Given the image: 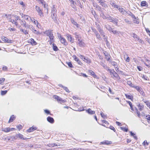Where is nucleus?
Wrapping results in <instances>:
<instances>
[{
  "instance_id": "f257e3e1",
  "label": "nucleus",
  "mask_w": 150,
  "mask_h": 150,
  "mask_svg": "<svg viewBox=\"0 0 150 150\" xmlns=\"http://www.w3.org/2000/svg\"><path fill=\"white\" fill-rule=\"evenodd\" d=\"M52 30H47L44 32V34H46L47 36L49 37L50 39V41H49L50 45H51L52 43L54 42V38L53 35L52 33Z\"/></svg>"
},
{
  "instance_id": "f03ea898",
  "label": "nucleus",
  "mask_w": 150,
  "mask_h": 150,
  "mask_svg": "<svg viewBox=\"0 0 150 150\" xmlns=\"http://www.w3.org/2000/svg\"><path fill=\"white\" fill-rule=\"evenodd\" d=\"M35 9L37 11L38 13V14L41 16H43L44 14L42 11L40 9V8L36 6H35Z\"/></svg>"
},
{
  "instance_id": "7ed1b4c3",
  "label": "nucleus",
  "mask_w": 150,
  "mask_h": 150,
  "mask_svg": "<svg viewBox=\"0 0 150 150\" xmlns=\"http://www.w3.org/2000/svg\"><path fill=\"white\" fill-rule=\"evenodd\" d=\"M96 24L97 25V29L100 33V35H103V37H105V35H104V32L103 30L101 29L99 25H97V23H96Z\"/></svg>"
},
{
  "instance_id": "20e7f679",
  "label": "nucleus",
  "mask_w": 150,
  "mask_h": 150,
  "mask_svg": "<svg viewBox=\"0 0 150 150\" xmlns=\"http://www.w3.org/2000/svg\"><path fill=\"white\" fill-rule=\"evenodd\" d=\"M133 87H134V88H136L137 90V91L140 93L141 94L143 95V94L144 93V92H143V91L142 89V88H140V87H139L138 86H133Z\"/></svg>"
},
{
  "instance_id": "39448f33",
  "label": "nucleus",
  "mask_w": 150,
  "mask_h": 150,
  "mask_svg": "<svg viewBox=\"0 0 150 150\" xmlns=\"http://www.w3.org/2000/svg\"><path fill=\"white\" fill-rule=\"evenodd\" d=\"M103 53L105 56V59L108 61L110 62V61L111 60H110V58L111 57L110 55L106 52H104Z\"/></svg>"
},
{
  "instance_id": "423d86ee",
  "label": "nucleus",
  "mask_w": 150,
  "mask_h": 150,
  "mask_svg": "<svg viewBox=\"0 0 150 150\" xmlns=\"http://www.w3.org/2000/svg\"><path fill=\"white\" fill-rule=\"evenodd\" d=\"M58 37L59 39L60 40V41L62 43L64 44V45L67 44V42L64 38L62 37L60 35V36H59Z\"/></svg>"
},
{
  "instance_id": "0eeeda50",
  "label": "nucleus",
  "mask_w": 150,
  "mask_h": 150,
  "mask_svg": "<svg viewBox=\"0 0 150 150\" xmlns=\"http://www.w3.org/2000/svg\"><path fill=\"white\" fill-rule=\"evenodd\" d=\"M67 36L68 40L71 42H73L74 41V38H72L71 36L69 34H67Z\"/></svg>"
},
{
  "instance_id": "6e6552de",
  "label": "nucleus",
  "mask_w": 150,
  "mask_h": 150,
  "mask_svg": "<svg viewBox=\"0 0 150 150\" xmlns=\"http://www.w3.org/2000/svg\"><path fill=\"white\" fill-rule=\"evenodd\" d=\"M78 40L79 41L78 42L79 45L80 47H83L85 46V44L83 41L80 40L79 39Z\"/></svg>"
},
{
  "instance_id": "1a4fd4ad",
  "label": "nucleus",
  "mask_w": 150,
  "mask_h": 150,
  "mask_svg": "<svg viewBox=\"0 0 150 150\" xmlns=\"http://www.w3.org/2000/svg\"><path fill=\"white\" fill-rule=\"evenodd\" d=\"M37 129L36 127H30L27 130V132H30L33 131L35 130L36 129Z\"/></svg>"
},
{
  "instance_id": "9d476101",
  "label": "nucleus",
  "mask_w": 150,
  "mask_h": 150,
  "mask_svg": "<svg viewBox=\"0 0 150 150\" xmlns=\"http://www.w3.org/2000/svg\"><path fill=\"white\" fill-rule=\"evenodd\" d=\"M130 35L131 36L133 37L134 38L135 41H136L137 40H139V37H138L136 34L133 33H131L130 34Z\"/></svg>"
},
{
  "instance_id": "9b49d317",
  "label": "nucleus",
  "mask_w": 150,
  "mask_h": 150,
  "mask_svg": "<svg viewBox=\"0 0 150 150\" xmlns=\"http://www.w3.org/2000/svg\"><path fill=\"white\" fill-rule=\"evenodd\" d=\"M47 121L51 123H53L54 122L53 118L50 117H48L47 118Z\"/></svg>"
},
{
  "instance_id": "f8f14e48",
  "label": "nucleus",
  "mask_w": 150,
  "mask_h": 150,
  "mask_svg": "<svg viewBox=\"0 0 150 150\" xmlns=\"http://www.w3.org/2000/svg\"><path fill=\"white\" fill-rule=\"evenodd\" d=\"M144 64L147 66L149 68H150V61L146 59V61L144 62Z\"/></svg>"
},
{
  "instance_id": "ddd939ff",
  "label": "nucleus",
  "mask_w": 150,
  "mask_h": 150,
  "mask_svg": "<svg viewBox=\"0 0 150 150\" xmlns=\"http://www.w3.org/2000/svg\"><path fill=\"white\" fill-rule=\"evenodd\" d=\"M30 28L31 29V30L33 31V32L34 33L38 35L40 34V33L39 32L35 30L33 26H31Z\"/></svg>"
},
{
  "instance_id": "4468645a",
  "label": "nucleus",
  "mask_w": 150,
  "mask_h": 150,
  "mask_svg": "<svg viewBox=\"0 0 150 150\" xmlns=\"http://www.w3.org/2000/svg\"><path fill=\"white\" fill-rule=\"evenodd\" d=\"M141 6H148L147 3L145 1H142L141 2Z\"/></svg>"
},
{
  "instance_id": "2eb2a0df",
  "label": "nucleus",
  "mask_w": 150,
  "mask_h": 150,
  "mask_svg": "<svg viewBox=\"0 0 150 150\" xmlns=\"http://www.w3.org/2000/svg\"><path fill=\"white\" fill-rule=\"evenodd\" d=\"M100 64L105 69L107 70L109 67L107 66L105 64L103 63V62H100Z\"/></svg>"
},
{
  "instance_id": "dca6fc26",
  "label": "nucleus",
  "mask_w": 150,
  "mask_h": 150,
  "mask_svg": "<svg viewBox=\"0 0 150 150\" xmlns=\"http://www.w3.org/2000/svg\"><path fill=\"white\" fill-rule=\"evenodd\" d=\"M86 112L90 114H94L95 113V111H94L92 110L90 108H89L88 110H86Z\"/></svg>"
},
{
  "instance_id": "f3484780",
  "label": "nucleus",
  "mask_w": 150,
  "mask_h": 150,
  "mask_svg": "<svg viewBox=\"0 0 150 150\" xmlns=\"http://www.w3.org/2000/svg\"><path fill=\"white\" fill-rule=\"evenodd\" d=\"M105 1L104 0L103 1L100 3H99L100 4V5L101 6H102L103 7L105 8L107 7V4L106 3H105Z\"/></svg>"
},
{
  "instance_id": "a211bd4d",
  "label": "nucleus",
  "mask_w": 150,
  "mask_h": 150,
  "mask_svg": "<svg viewBox=\"0 0 150 150\" xmlns=\"http://www.w3.org/2000/svg\"><path fill=\"white\" fill-rule=\"evenodd\" d=\"M112 32L114 34L120 36V34L121 33L118 31L116 30H112Z\"/></svg>"
},
{
  "instance_id": "6ab92c4d",
  "label": "nucleus",
  "mask_w": 150,
  "mask_h": 150,
  "mask_svg": "<svg viewBox=\"0 0 150 150\" xmlns=\"http://www.w3.org/2000/svg\"><path fill=\"white\" fill-rule=\"evenodd\" d=\"M29 42L30 43L33 45H35L37 44L36 42L32 38L30 40Z\"/></svg>"
},
{
  "instance_id": "aec40b11",
  "label": "nucleus",
  "mask_w": 150,
  "mask_h": 150,
  "mask_svg": "<svg viewBox=\"0 0 150 150\" xmlns=\"http://www.w3.org/2000/svg\"><path fill=\"white\" fill-rule=\"evenodd\" d=\"M88 72L91 74V75H92L93 77L96 78L97 76L96 75L94 72H93L91 70H89L88 71Z\"/></svg>"
},
{
  "instance_id": "412c9836",
  "label": "nucleus",
  "mask_w": 150,
  "mask_h": 150,
  "mask_svg": "<svg viewBox=\"0 0 150 150\" xmlns=\"http://www.w3.org/2000/svg\"><path fill=\"white\" fill-rule=\"evenodd\" d=\"M2 131L6 132H7L11 131V128L7 127L5 128H3L2 129Z\"/></svg>"
},
{
  "instance_id": "4be33fe9",
  "label": "nucleus",
  "mask_w": 150,
  "mask_h": 150,
  "mask_svg": "<svg viewBox=\"0 0 150 150\" xmlns=\"http://www.w3.org/2000/svg\"><path fill=\"white\" fill-rule=\"evenodd\" d=\"M15 119V117L14 116V115H12L10 117L9 120L8 121V122L10 123L12 122Z\"/></svg>"
},
{
  "instance_id": "5701e85b",
  "label": "nucleus",
  "mask_w": 150,
  "mask_h": 150,
  "mask_svg": "<svg viewBox=\"0 0 150 150\" xmlns=\"http://www.w3.org/2000/svg\"><path fill=\"white\" fill-rule=\"evenodd\" d=\"M71 22L74 25H75L76 27L78 28L79 27V25L77 23L75 22L74 19H71Z\"/></svg>"
},
{
  "instance_id": "b1692460",
  "label": "nucleus",
  "mask_w": 150,
  "mask_h": 150,
  "mask_svg": "<svg viewBox=\"0 0 150 150\" xmlns=\"http://www.w3.org/2000/svg\"><path fill=\"white\" fill-rule=\"evenodd\" d=\"M52 45V48L54 51H56L58 50V47L54 43Z\"/></svg>"
},
{
  "instance_id": "393cba45",
  "label": "nucleus",
  "mask_w": 150,
  "mask_h": 150,
  "mask_svg": "<svg viewBox=\"0 0 150 150\" xmlns=\"http://www.w3.org/2000/svg\"><path fill=\"white\" fill-rule=\"evenodd\" d=\"M1 39L4 42H8V39L6 37L3 36L1 38Z\"/></svg>"
},
{
  "instance_id": "a878e982",
  "label": "nucleus",
  "mask_w": 150,
  "mask_h": 150,
  "mask_svg": "<svg viewBox=\"0 0 150 150\" xmlns=\"http://www.w3.org/2000/svg\"><path fill=\"white\" fill-rule=\"evenodd\" d=\"M137 106L139 108V109L140 111L142 110L144 108L143 105H141L139 103L137 105Z\"/></svg>"
},
{
  "instance_id": "bb28decb",
  "label": "nucleus",
  "mask_w": 150,
  "mask_h": 150,
  "mask_svg": "<svg viewBox=\"0 0 150 150\" xmlns=\"http://www.w3.org/2000/svg\"><path fill=\"white\" fill-rule=\"evenodd\" d=\"M58 102L60 103H64L65 102V101L62 99V98L59 96L58 99L57 100Z\"/></svg>"
},
{
  "instance_id": "cd10ccee",
  "label": "nucleus",
  "mask_w": 150,
  "mask_h": 150,
  "mask_svg": "<svg viewBox=\"0 0 150 150\" xmlns=\"http://www.w3.org/2000/svg\"><path fill=\"white\" fill-rule=\"evenodd\" d=\"M70 1L71 2V7L74 8H76V7L75 5V3L74 1L73 0H72V1Z\"/></svg>"
},
{
  "instance_id": "c85d7f7f",
  "label": "nucleus",
  "mask_w": 150,
  "mask_h": 150,
  "mask_svg": "<svg viewBox=\"0 0 150 150\" xmlns=\"http://www.w3.org/2000/svg\"><path fill=\"white\" fill-rule=\"evenodd\" d=\"M18 135L19 138L23 140H25L27 139L26 138H24L23 137V135L21 134H19Z\"/></svg>"
},
{
  "instance_id": "c756f323",
  "label": "nucleus",
  "mask_w": 150,
  "mask_h": 150,
  "mask_svg": "<svg viewBox=\"0 0 150 150\" xmlns=\"http://www.w3.org/2000/svg\"><path fill=\"white\" fill-rule=\"evenodd\" d=\"M83 61H84L85 62L88 63V64H90L91 63V61L90 59H89L88 58H83Z\"/></svg>"
},
{
  "instance_id": "7c9ffc66",
  "label": "nucleus",
  "mask_w": 150,
  "mask_h": 150,
  "mask_svg": "<svg viewBox=\"0 0 150 150\" xmlns=\"http://www.w3.org/2000/svg\"><path fill=\"white\" fill-rule=\"evenodd\" d=\"M10 20H11V21H10L13 24H15L16 25H18V23L16 21V19Z\"/></svg>"
},
{
  "instance_id": "2f4dec72",
  "label": "nucleus",
  "mask_w": 150,
  "mask_h": 150,
  "mask_svg": "<svg viewBox=\"0 0 150 150\" xmlns=\"http://www.w3.org/2000/svg\"><path fill=\"white\" fill-rule=\"evenodd\" d=\"M107 70L109 71L110 73V74L111 75H113L114 73L115 72V71L113 70H111V69H109V68H108Z\"/></svg>"
},
{
  "instance_id": "473e14b6",
  "label": "nucleus",
  "mask_w": 150,
  "mask_h": 150,
  "mask_svg": "<svg viewBox=\"0 0 150 150\" xmlns=\"http://www.w3.org/2000/svg\"><path fill=\"white\" fill-rule=\"evenodd\" d=\"M51 16L52 19H56L57 18L56 13H52L51 14Z\"/></svg>"
},
{
  "instance_id": "72a5a7b5",
  "label": "nucleus",
  "mask_w": 150,
  "mask_h": 150,
  "mask_svg": "<svg viewBox=\"0 0 150 150\" xmlns=\"http://www.w3.org/2000/svg\"><path fill=\"white\" fill-rule=\"evenodd\" d=\"M146 105L150 109V103L148 101H144Z\"/></svg>"
},
{
  "instance_id": "f704fd0d",
  "label": "nucleus",
  "mask_w": 150,
  "mask_h": 150,
  "mask_svg": "<svg viewBox=\"0 0 150 150\" xmlns=\"http://www.w3.org/2000/svg\"><path fill=\"white\" fill-rule=\"evenodd\" d=\"M107 29L110 32H112L113 30L112 29L109 25H108L106 27Z\"/></svg>"
},
{
  "instance_id": "c9c22d12",
  "label": "nucleus",
  "mask_w": 150,
  "mask_h": 150,
  "mask_svg": "<svg viewBox=\"0 0 150 150\" xmlns=\"http://www.w3.org/2000/svg\"><path fill=\"white\" fill-rule=\"evenodd\" d=\"M66 64L68 65V66L70 68L73 67V66L71 62H66Z\"/></svg>"
},
{
  "instance_id": "e433bc0d",
  "label": "nucleus",
  "mask_w": 150,
  "mask_h": 150,
  "mask_svg": "<svg viewBox=\"0 0 150 150\" xmlns=\"http://www.w3.org/2000/svg\"><path fill=\"white\" fill-rule=\"evenodd\" d=\"M33 20H33L32 21L33 22L34 24L36 25L39 28L38 26L39 23H38V21H37L35 20V19H33Z\"/></svg>"
},
{
  "instance_id": "4c0bfd02",
  "label": "nucleus",
  "mask_w": 150,
  "mask_h": 150,
  "mask_svg": "<svg viewBox=\"0 0 150 150\" xmlns=\"http://www.w3.org/2000/svg\"><path fill=\"white\" fill-rule=\"evenodd\" d=\"M120 128L121 130H123V131L125 132H127L128 131L127 129L125 127H120Z\"/></svg>"
},
{
  "instance_id": "58836bf2",
  "label": "nucleus",
  "mask_w": 150,
  "mask_h": 150,
  "mask_svg": "<svg viewBox=\"0 0 150 150\" xmlns=\"http://www.w3.org/2000/svg\"><path fill=\"white\" fill-rule=\"evenodd\" d=\"M135 108L136 112L137 115V116L139 117H140L141 116L140 113V112L136 108Z\"/></svg>"
},
{
  "instance_id": "ea45409f",
  "label": "nucleus",
  "mask_w": 150,
  "mask_h": 150,
  "mask_svg": "<svg viewBox=\"0 0 150 150\" xmlns=\"http://www.w3.org/2000/svg\"><path fill=\"white\" fill-rule=\"evenodd\" d=\"M7 92V91H1V95L2 96H3L6 94Z\"/></svg>"
},
{
  "instance_id": "a19ab883",
  "label": "nucleus",
  "mask_w": 150,
  "mask_h": 150,
  "mask_svg": "<svg viewBox=\"0 0 150 150\" xmlns=\"http://www.w3.org/2000/svg\"><path fill=\"white\" fill-rule=\"evenodd\" d=\"M112 21L111 22H113L116 25H117V23L118 22L117 19H111Z\"/></svg>"
},
{
  "instance_id": "79ce46f5",
  "label": "nucleus",
  "mask_w": 150,
  "mask_h": 150,
  "mask_svg": "<svg viewBox=\"0 0 150 150\" xmlns=\"http://www.w3.org/2000/svg\"><path fill=\"white\" fill-rule=\"evenodd\" d=\"M60 86L62 87L67 92H69V90L68 89V88L66 87H64L63 86H62V85H61Z\"/></svg>"
},
{
  "instance_id": "37998d69",
  "label": "nucleus",
  "mask_w": 150,
  "mask_h": 150,
  "mask_svg": "<svg viewBox=\"0 0 150 150\" xmlns=\"http://www.w3.org/2000/svg\"><path fill=\"white\" fill-rule=\"evenodd\" d=\"M125 96H126V98H128L130 99L131 100H132V99H133V97L129 95L125 94Z\"/></svg>"
},
{
  "instance_id": "c03bdc74",
  "label": "nucleus",
  "mask_w": 150,
  "mask_h": 150,
  "mask_svg": "<svg viewBox=\"0 0 150 150\" xmlns=\"http://www.w3.org/2000/svg\"><path fill=\"white\" fill-rule=\"evenodd\" d=\"M126 55L127 56V58L126 59L125 58V56L124 57L125 59L127 62H129L130 61V59L129 57L128 56V55L126 54Z\"/></svg>"
},
{
  "instance_id": "a18cd8bd",
  "label": "nucleus",
  "mask_w": 150,
  "mask_h": 150,
  "mask_svg": "<svg viewBox=\"0 0 150 150\" xmlns=\"http://www.w3.org/2000/svg\"><path fill=\"white\" fill-rule=\"evenodd\" d=\"M133 22L135 23L138 24L139 23V19H134L133 20Z\"/></svg>"
},
{
  "instance_id": "49530a36",
  "label": "nucleus",
  "mask_w": 150,
  "mask_h": 150,
  "mask_svg": "<svg viewBox=\"0 0 150 150\" xmlns=\"http://www.w3.org/2000/svg\"><path fill=\"white\" fill-rule=\"evenodd\" d=\"M109 62L111 63V64L114 67L117 66V63L115 62H112L111 60Z\"/></svg>"
},
{
  "instance_id": "de8ad7c7",
  "label": "nucleus",
  "mask_w": 150,
  "mask_h": 150,
  "mask_svg": "<svg viewBox=\"0 0 150 150\" xmlns=\"http://www.w3.org/2000/svg\"><path fill=\"white\" fill-rule=\"evenodd\" d=\"M113 76L115 78H118V77H119L118 74L115 72L114 73Z\"/></svg>"
},
{
  "instance_id": "09e8293b",
  "label": "nucleus",
  "mask_w": 150,
  "mask_h": 150,
  "mask_svg": "<svg viewBox=\"0 0 150 150\" xmlns=\"http://www.w3.org/2000/svg\"><path fill=\"white\" fill-rule=\"evenodd\" d=\"M75 37L77 39H78V40L81 38L80 36L79 35H78L76 33L75 34Z\"/></svg>"
},
{
  "instance_id": "8fccbe9b",
  "label": "nucleus",
  "mask_w": 150,
  "mask_h": 150,
  "mask_svg": "<svg viewBox=\"0 0 150 150\" xmlns=\"http://www.w3.org/2000/svg\"><path fill=\"white\" fill-rule=\"evenodd\" d=\"M5 79L2 78H0V84H2L4 81Z\"/></svg>"
},
{
  "instance_id": "3c124183",
  "label": "nucleus",
  "mask_w": 150,
  "mask_h": 150,
  "mask_svg": "<svg viewBox=\"0 0 150 150\" xmlns=\"http://www.w3.org/2000/svg\"><path fill=\"white\" fill-rule=\"evenodd\" d=\"M73 57L74 59L77 62L79 60V59L76 56L73 55Z\"/></svg>"
},
{
  "instance_id": "603ef678",
  "label": "nucleus",
  "mask_w": 150,
  "mask_h": 150,
  "mask_svg": "<svg viewBox=\"0 0 150 150\" xmlns=\"http://www.w3.org/2000/svg\"><path fill=\"white\" fill-rule=\"evenodd\" d=\"M130 19H125V21L128 24H130L131 21H130Z\"/></svg>"
},
{
  "instance_id": "864d4df0",
  "label": "nucleus",
  "mask_w": 150,
  "mask_h": 150,
  "mask_svg": "<svg viewBox=\"0 0 150 150\" xmlns=\"http://www.w3.org/2000/svg\"><path fill=\"white\" fill-rule=\"evenodd\" d=\"M100 115L101 117L103 118H106V116L105 115L103 112H101L100 113Z\"/></svg>"
},
{
  "instance_id": "5fc2aeb1",
  "label": "nucleus",
  "mask_w": 150,
  "mask_h": 150,
  "mask_svg": "<svg viewBox=\"0 0 150 150\" xmlns=\"http://www.w3.org/2000/svg\"><path fill=\"white\" fill-rule=\"evenodd\" d=\"M142 144L144 146H145L146 145H148L149 144L146 140L144 141L143 143Z\"/></svg>"
},
{
  "instance_id": "6e6d98bb",
  "label": "nucleus",
  "mask_w": 150,
  "mask_h": 150,
  "mask_svg": "<svg viewBox=\"0 0 150 150\" xmlns=\"http://www.w3.org/2000/svg\"><path fill=\"white\" fill-rule=\"evenodd\" d=\"M17 127L18 129V130H20L23 127L22 125H20L17 126Z\"/></svg>"
},
{
  "instance_id": "4d7b16f0",
  "label": "nucleus",
  "mask_w": 150,
  "mask_h": 150,
  "mask_svg": "<svg viewBox=\"0 0 150 150\" xmlns=\"http://www.w3.org/2000/svg\"><path fill=\"white\" fill-rule=\"evenodd\" d=\"M2 69L4 71H7V68L5 66H4L2 68Z\"/></svg>"
},
{
  "instance_id": "13d9d810",
  "label": "nucleus",
  "mask_w": 150,
  "mask_h": 150,
  "mask_svg": "<svg viewBox=\"0 0 150 150\" xmlns=\"http://www.w3.org/2000/svg\"><path fill=\"white\" fill-rule=\"evenodd\" d=\"M105 144L108 145L111 144V142L108 141H105Z\"/></svg>"
},
{
  "instance_id": "bf43d9fd",
  "label": "nucleus",
  "mask_w": 150,
  "mask_h": 150,
  "mask_svg": "<svg viewBox=\"0 0 150 150\" xmlns=\"http://www.w3.org/2000/svg\"><path fill=\"white\" fill-rule=\"evenodd\" d=\"M110 128L113 130L114 132H115V128L114 127H113L112 126H110Z\"/></svg>"
},
{
  "instance_id": "052dcab7",
  "label": "nucleus",
  "mask_w": 150,
  "mask_h": 150,
  "mask_svg": "<svg viewBox=\"0 0 150 150\" xmlns=\"http://www.w3.org/2000/svg\"><path fill=\"white\" fill-rule=\"evenodd\" d=\"M55 144H47V146L50 147H52L54 146Z\"/></svg>"
},
{
  "instance_id": "680f3d73",
  "label": "nucleus",
  "mask_w": 150,
  "mask_h": 150,
  "mask_svg": "<svg viewBox=\"0 0 150 150\" xmlns=\"http://www.w3.org/2000/svg\"><path fill=\"white\" fill-rule=\"evenodd\" d=\"M96 36L98 39L99 40L101 39V37L99 34L96 35Z\"/></svg>"
},
{
  "instance_id": "e2e57ef3",
  "label": "nucleus",
  "mask_w": 150,
  "mask_h": 150,
  "mask_svg": "<svg viewBox=\"0 0 150 150\" xmlns=\"http://www.w3.org/2000/svg\"><path fill=\"white\" fill-rule=\"evenodd\" d=\"M8 29V30L10 31H14L16 30V29L15 28H9Z\"/></svg>"
},
{
  "instance_id": "0e129e2a",
  "label": "nucleus",
  "mask_w": 150,
  "mask_h": 150,
  "mask_svg": "<svg viewBox=\"0 0 150 150\" xmlns=\"http://www.w3.org/2000/svg\"><path fill=\"white\" fill-rule=\"evenodd\" d=\"M59 97V96H56V95H54L53 96V98L54 99L57 100V99H58Z\"/></svg>"
},
{
  "instance_id": "69168bd1",
  "label": "nucleus",
  "mask_w": 150,
  "mask_h": 150,
  "mask_svg": "<svg viewBox=\"0 0 150 150\" xmlns=\"http://www.w3.org/2000/svg\"><path fill=\"white\" fill-rule=\"evenodd\" d=\"M142 78L143 79H145V80H148V77L145 75H143Z\"/></svg>"
},
{
  "instance_id": "338daca9",
  "label": "nucleus",
  "mask_w": 150,
  "mask_h": 150,
  "mask_svg": "<svg viewBox=\"0 0 150 150\" xmlns=\"http://www.w3.org/2000/svg\"><path fill=\"white\" fill-rule=\"evenodd\" d=\"M115 70L117 72L119 70V68L118 66L117 65L116 66H115L114 67Z\"/></svg>"
},
{
  "instance_id": "774afa93",
  "label": "nucleus",
  "mask_w": 150,
  "mask_h": 150,
  "mask_svg": "<svg viewBox=\"0 0 150 150\" xmlns=\"http://www.w3.org/2000/svg\"><path fill=\"white\" fill-rule=\"evenodd\" d=\"M146 118L149 120H150V115H147L146 116Z\"/></svg>"
}]
</instances>
